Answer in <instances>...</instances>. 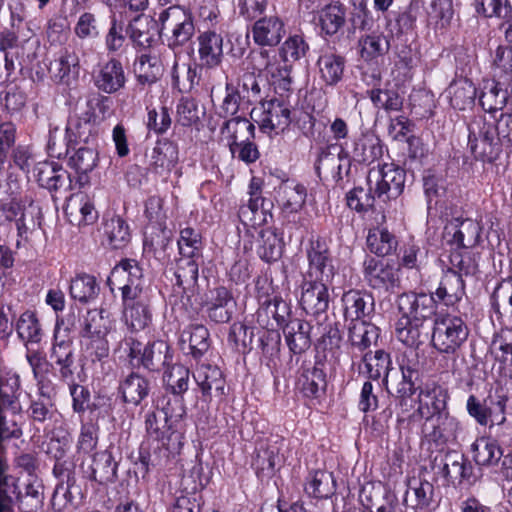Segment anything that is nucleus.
<instances>
[{"mask_svg": "<svg viewBox=\"0 0 512 512\" xmlns=\"http://www.w3.org/2000/svg\"><path fill=\"white\" fill-rule=\"evenodd\" d=\"M190 371L181 364H173L164 372L163 381L173 396L183 398L189 387Z\"/></svg>", "mask_w": 512, "mask_h": 512, "instance_id": "58", "label": "nucleus"}, {"mask_svg": "<svg viewBox=\"0 0 512 512\" xmlns=\"http://www.w3.org/2000/svg\"><path fill=\"white\" fill-rule=\"evenodd\" d=\"M335 479L332 473L317 470L310 474L305 492L316 499H326L335 493Z\"/></svg>", "mask_w": 512, "mask_h": 512, "instance_id": "48", "label": "nucleus"}, {"mask_svg": "<svg viewBox=\"0 0 512 512\" xmlns=\"http://www.w3.org/2000/svg\"><path fill=\"white\" fill-rule=\"evenodd\" d=\"M438 456L434 458L432 470L442 475L447 481L468 482L472 484L476 477L473 474L471 462L459 451L449 450L441 456L440 463H437Z\"/></svg>", "mask_w": 512, "mask_h": 512, "instance_id": "14", "label": "nucleus"}, {"mask_svg": "<svg viewBox=\"0 0 512 512\" xmlns=\"http://www.w3.org/2000/svg\"><path fill=\"white\" fill-rule=\"evenodd\" d=\"M329 285L330 283L303 279L299 303L307 314L318 316L326 313L330 303Z\"/></svg>", "mask_w": 512, "mask_h": 512, "instance_id": "22", "label": "nucleus"}, {"mask_svg": "<svg viewBox=\"0 0 512 512\" xmlns=\"http://www.w3.org/2000/svg\"><path fill=\"white\" fill-rule=\"evenodd\" d=\"M368 97L377 109L386 112H397L403 107L404 98L395 88H373L367 91Z\"/></svg>", "mask_w": 512, "mask_h": 512, "instance_id": "59", "label": "nucleus"}, {"mask_svg": "<svg viewBox=\"0 0 512 512\" xmlns=\"http://www.w3.org/2000/svg\"><path fill=\"white\" fill-rule=\"evenodd\" d=\"M509 396L502 390L490 391L484 398L471 394L466 401L468 415L484 427L502 426L506 423Z\"/></svg>", "mask_w": 512, "mask_h": 512, "instance_id": "2", "label": "nucleus"}, {"mask_svg": "<svg viewBox=\"0 0 512 512\" xmlns=\"http://www.w3.org/2000/svg\"><path fill=\"white\" fill-rule=\"evenodd\" d=\"M220 133L227 141L229 150H233V147L237 148V144L254 140L255 126L247 118L235 116L223 123Z\"/></svg>", "mask_w": 512, "mask_h": 512, "instance_id": "38", "label": "nucleus"}, {"mask_svg": "<svg viewBox=\"0 0 512 512\" xmlns=\"http://www.w3.org/2000/svg\"><path fill=\"white\" fill-rule=\"evenodd\" d=\"M448 399L446 387L437 382L427 383L419 391L417 412L424 419L450 413L447 407Z\"/></svg>", "mask_w": 512, "mask_h": 512, "instance_id": "17", "label": "nucleus"}, {"mask_svg": "<svg viewBox=\"0 0 512 512\" xmlns=\"http://www.w3.org/2000/svg\"><path fill=\"white\" fill-rule=\"evenodd\" d=\"M312 326L309 322L292 318L283 327V334L289 350L293 354H301L311 346Z\"/></svg>", "mask_w": 512, "mask_h": 512, "instance_id": "35", "label": "nucleus"}, {"mask_svg": "<svg viewBox=\"0 0 512 512\" xmlns=\"http://www.w3.org/2000/svg\"><path fill=\"white\" fill-rule=\"evenodd\" d=\"M321 30L326 35H335L345 24V8L340 3L326 5L320 12Z\"/></svg>", "mask_w": 512, "mask_h": 512, "instance_id": "60", "label": "nucleus"}, {"mask_svg": "<svg viewBox=\"0 0 512 512\" xmlns=\"http://www.w3.org/2000/svg\"><path fill=\"white\" fill-rule=\"evenodd\" d=\"M69 290L74 300L88 303L97 297L100 288L94 276L80 273L71 280Z\"/></svg>", "mask_w": 512, "mask_h": 512, "instance_id": "53", "label": "nucleus"}, {"mask_svg": "<svg viewBox=\"0 0 512 512\" xmlns=\"http://www.w3.org/2000/svg\"><path fill=\"white\" fill-rule=\"evenodd\" d=\"M399 270L387 261L366 256L363 276L367 285L379 292H393L400 285Z\"/></svg>", "mask_w": 512, "mask_h": 512, "instance_id": "13", "label": "nucleus"}, {"mask_svg": "<svg viewBox=\"0 0 512 512\" xmlns=\"http://www.w3.org/2000/svg\"><path fill=\"white\" fill-rule=\"evenodd\" d=\"M459 431L460 422L450 413L427 418L422 428L423 444H428L429 448L434 446L441 452L448 443L457 440Z\"/></svg>", "mask_w": 512, "mask_h": 512, "instance_id": "11", "label": "nucleus"}, {"mask_svg": "<svg viewBox=\"0 0 512 512\" xmlns=\"http://www.w3.org/2000/svg\"><path fill=\"white\" fill-rule=\"evenodd\" d=\"M466 321L458 315L441 314L434 319L431 345L441 354L455 355L469 336Z\"/></svg>", "mask_w": 512, "mask_h": 512, "instance_id": "1", "label": "nucleus"}, {"mask_svg": "<svg viewBox=\"0 0 512 512\" xmlns=\"http://www.w3.org/2000/svg\"><path fill=\"white\" fill-rule=\"evenodd\" d=\"M344 317L351 323L362 321L374 310V298L371 293L363 290L351 289L342 295Z\"/></svg>", "mask_w": 512, "mask_h": 512, "instance_id": "29", "label": "nucleus"}, {"mask_svg": "<svg viewBox=\"0 0 512 512\" xmlns=\"http://www.w3.org/2000/svg\"><path fill=\"white\" fill-rule=\"evenodd\" d=\"M235 301L230 290L218 286L208 291L203 307L208 318L215 323H227L232 318Z\"/></svg>", "mask_w": 512, "mask_h": 512, "instance_id": "23", "label": "nucleus"}, {"mask_svg": "<svg viewBox=\"0 0 512 512\" xmlns=\"http://www.w3.org/2000/svg\"><path fill=\"white\" fill-rule=\"evenodd\" d=\"M360 56L371 62L385 55L390 49V42L382 32H372L359 39Z\"/></svg>", "mask_w": 512, "mask_h": 512, "instance_id": "47", "label": "nucleus"}, {"mask_svg": "<svg viewBox=\"0 0 512 512\" xmlns=\"http://www.w3.org/2000/svg\"><path fill=\"white\" fill-rule=\"evenodd\" d=\"M367 247L377 256H387L396 251L398 242L396 237L385 228L370 229L367 236Z\"/></svg>", "mask_w": 512, "mask_h": 512, "instance_id": "51", "label": "nucleus"}, {"mask_svg": "<svg viewBox=\"0 0 512 512\" xmlns=\"http://www.w3.org/2000/svg\"><path fill=\"white\" fill-rule=\"evenodd\" d=\"M15 329L25 347H28L29 344H38L42 340L43 331L40 322L36 314L30 310L20 315Z\"/></svg>", "mask_w": 512, "mask_h": 512, "instance_id": "49", "label": "nucleus"}, {"mask_svg": "<svg viewBox=\"0 0 512 512\" xmlns=\"http://www.w3.org/2000/svg\"><path fill=\"white\" fill-rule=\"evenodd\" d=\"M405 181L406 171L393 163L371 168L367 176V184L383 201L398 198L404 191Z\"/></svg>", "mask_w": 512, "mask_h": 512, "instance_id": "4", "label": "nucleus"}, {"mask_svg": "<svg viewBox=\"0 0 512 512\" xmlns=\"http://www.w3.org/2000/svg\"><path fill=\"white\" fill-rule=\"evenodd\" d=\"M193 377L201 389L205 401L211 398L212 391L218 397H223L226 394V382L222 371L217 366L202 364L196 368Z\"/></svg>", "mask_w": 512, "mask_h": 512, "instance_id": "31", "label": "nucleus"}, {"mask_svg": "<svg viewBox=\"0 0 512 512\" xmlns=\"http://www.w3.org/2000/svg\"><path fill=\"white\" fill-rule=\"evenodd\" d=\"M123 315L127 325L134 331L145 329L152 321L148 293L121 297Z\"/></svg>", "mask_w": 512, "mask_h": 512, "instance_id": "25", "label": "nucleus"}, {"mask_svg": "<svg viewBox=\"0 0 512 512\" xmlns=\"http://www.w3.org/2000/svg\"><path fill=\"white\" fill-rule=\"evenodd\" d=\"M254 42L261 47L278 45L285 35L284 22L276 15L258 17L251 29Z\"/></svg>", "mask_w": 512, "mask_h": 512, "instance_id": "27", "label": "nucleus"}, {"mask_svg": "<svg viewBox=\"0 0 512 512\" xmlns=\"http://www.w3.org/2000/svg\"><path fill=\"white\" fill-rule=\"evenodd\" d=\"M258 64L255 69L265 71L270 84L275 92L281 97H288L293 91V78L291 76L292 65L279 63L275 59V55L266 49H261L257 54L253 55Z\"/></svg>", "mask_w": 512, "mask_h": 512, "instance_id": "10", "label": "nucleus"}, {"mask_svg": "<svg viewBox=\"0 0 512 512\" xmlns=\"http://www.w3.org/2000/svg\"><path fill=\"white\" fill-rule=\"evenodd\" d=\"M265 315L271 316L278 326L284 327L286 323L291 320V307L289 303L280 297L265 301L257 311L258 321Z\"/></svg>", "mask_w": 512, "mask_h": 512, "instance_id": "64", "label": "nucleus"}, {"mask_svg": "<svg viewBox=\"0 0 512 512\" xmlns=\"http://www.w3.org/2000/svg\"><path fill=\"white\" fill-rule=\"evenodd\" d=\"M480 252L467 249H454L449 255L447 271L463 276H476L479 271Z\"/></svg>", "mask_w": 512, "mask_h": 512, "instance_id": "42", "label": "nucleus"}, {"mask_svg": "<svg viewBox=\"0 0 512 512\" xmlns=\"http://www.w3.org/2000/svg\"><path fill=\"white\" fill-rule=\"evenodd\" d=\"M177 161V144L169 139L158 140L150 156L149 170L158 175H166Z\"/></svg>", "mask_w": 512, "mask_h": 512, "instance_id": "34", "label": "nucleus"}, {"mask_svg": "<svg viewBox=\"0 0 512 512\" xmlns=\"http://www.w3.org/2000/svg\"><path fill=\"white\" fill-rule=\"evenodd\" d=\"M259 237L258 256L267 263L279 260L284 250L282 236L276 230L267 228L260 231Z\"/></svg>", "mask_w": 512, "mask_h": 512, "instance_id": "45", "label": "nucleus"}, {"mask_svg": "<svg viewBox=\"0 0 512 512\" xmlns=\"http://www.w3.org/2000/svg\"><path fill=\"white\" fill-rule=\"evenodd\" d=\"M197 64L175 62L172 71V84L180 92H190L196 85L199 84L200 76Z\"/></svg>", "mask_w": 512, "mask_h": 512, "instance_id": "50", "label": "nucleus"}, {"mask_svg": "<svg viewBox=\"0 0 512 512\" xmlns=\"http://www.w3.org/2000/svg\"><path fill=\"white\" fill-rule=\"evenodd\" d=\"M79 64L80 58L78 54L74 48L69 46L65 48L59 58L51 62L49 70L56 80L64 82L71 73L78 75Z\"/></svg>", "mask_w": 512, "mask_h": 512, "instance_id": "54", "label": "nucleus"}, {"mask_svg": "<svg viewBox=\"0 0 512 512\" xmlns=\"http://www.w3.org/2000/svg\"><path fill=\"white\" fill-rule=\"evenodd\" d=\"M258 342L266 365L271 369H276L281 348L280 333L274 329L262 331Z\"/></svg>", "mask_w": 512, "mask_h": 512, "instance_id": "57", "label": "nucleus"}, {"mask_svg": "<svg viewBox=\"0 0 512 512\" xmlns=\"http://www.w3.org/2000/svg\"><path fill=\"white\" fill-rule=\"evenodd\" d=\"M435 489L431 482L413 477L408 481L404 504L413 510H426L434 502Z\"/></svg>", "mask_w": 512, "mask_h": 512, "instance_id": "39", "label": "nucleus"}, {"mask_svg": "<svg viewBox=\"0 0 512 512\" xmlns=\"http://www.w3.org/2000/svg\"><path fill=\"white\" fill-rule=\"evenodd\" d=\"M151 389V379L137 371H130L120 376L117 393L122 403L137 407L147 399Z\"/></svg>", "mask_w": 512, "mask_h": 512, "instance_id": "18", "label": "nucleus"}, {"mask_svg": "<svg viewBox=\"0 0 512 512\" xmlns=\"http://www.w3.org/2000/svg\"><path fill=\"white\" fill-rule=\"evenodd\" d=\"M316 65L320 79L326 86L334 87L343 79L346 59L341 54L326 50L321 51Z\"/></svg>", "mask_w": 512, "mask_h": 512, "instance_id": "33", "label": "nucleus"}, {"mask_svg": "<svg viewBox=\"0 0 512 512\" xmlns=\"http://www.w3.org/2000/svg\"><path fill=\"white\" fill-rule=\"evenodd\" d=\"M202 258L196 256L179 255L176 259L174 272L176 284L184 290L193 287L198 280L199 265Z\"/></svg>", "mask_w": 512, "mask_h": 512, "instance_id": "46", "label": "nucleus"}, {"mask_svg": "<svg viewBox=\"0 0 512 512\" xmlns=\"http://www.w3.org/2000/svg\"><path fill=\"white\" fill-rule=\"evenodd\" d=\"M351 366L360 376L368 381H379L387 388L388 377L392 368L391 356L383 349L365 353L351 352Z\"/></svg>", "mask_w": 512, "mask_h": 512, "instance_id": "8", "label": "nucleus"}, {"mask_svg": "<svg viewBox=\"0 0 512 512\" xmlns=\"http://www.w3.org/2000/svg\"><path fill=\"white\" fill-rule=\"evenodd\" d=\"M434 295L437 302L454 307L465 296V282L458 274L445 270Z\"/></svg>", "mask_w": 512, "mask_h": 512, "instance_id": "36", "label": "nucleus"}, {"mask_svg": "<svg viewBox=\"0 0 512 512\" xmlns=\"http://www.w3.org/2000/svg\"><path fill=\"white\" fill-rule=\"evenodd\" d=\"M468 142L498 140L495 121L481 115L473 116L467 124Z\"/></svg>", "mask_w": 512, "mask_h": 512, "instance_id": "63", "label": "nucleus"}, {"mask_svg": "<svg viewBox=\"0 0 512 512\" xmlns=\"http://www.w3.org/2000/svg\"><path fill=\"white\" fill-rule=\"evenodd\" d=\"M121 454L114 445H109L105 450L96 452L89 466V479L99 484L112 483L117 479V468Z\"/></svg>", "mask_w": 512, "mask_h": 512, "instance_id": "20", "label": "nucleus"}, {"mask_svg": "<svg viewBox=\"0 0 512 512\" xmlns=\"http://www.w3.org/2000/svg\"><path fill=\"white\" fill-rule=\"evenodd\" d=\"M180 343L182 350L198 361L211 347L209 330L202 324H191L182 331Z\"/></svg>", "mask_w": 512, "mask_h": 512, "instance_id": "28", "label": "nucleus"}, {"mask_svg": "<svg viewBox=\"0 0 512 512\" xmlns=\"http://www.w3.org/2000/svg\"><path fill=\"white\" fill-rule=\"evenodd\" d=\"M298 385L301 393L310 399H318L326 392L327 375L325 363L317 360L314 363H304L300 368Z\"/></svg>", "mask_w": 512, "mask_h": 512, "instance_id": "21", "label": "nucleus"}, {"mask_svg": "<svg viewBox=\"0 0 512 512\" xmlns=\"http://www.w3.org/2000/svg\"><path fill=\"white\" fill-rule=\"evenodd\" d=\"M397 339L411 349H418L430 335L429 327L418 319L402 316L396 323Z\"/></svg>", "mask_w": 512, "mask_h": 512, "instance_id": "30", "label": "nucleus"}, {"mask_svg": "<svg viewBox=\"0 0 512 512\" xmlns=\"http://www.w3.org/2000/svg\"><path fill=\"white\" fill-rule=\"evenodd\" d=\"M64 211L70 223L77 226L92 225L98 219V211L94 203L82 193L72 195Z\"/></svg>", "mask_w": 512, "mask_h": 512, "instance_id": "32", "label": "nucleus"}, {"mask_svg": "<svg viewBox=\"0 0 512 512\" xmlns=\"http://www.w3.org/2000/svg\"><path fill=\"white\" fill-rule=\"evenodd\" d=\"M50 360V367L59 381L63 383L73 382L75 369L73 343L69 339H59L58 332L54 334Z\"/></svg>", "mask_w": 512, "mask_h": 512, "instance_id": "16", "label": "nucleus"}, {"mask_svg": "<svg viewBox=\"0 0 512 512\" xmlns=\"http://www.w3.org/2000/svg\"><path fill=\"white\" fill-rule=\"evenodd\" d=\"M157 27V21L144 16L138 15L131 20L126 28V34L134 46L139 49L146 50L150 48L155 41L154 33L151 29Z\"/></svg>", "mask_w": 512, "mask_h": 512, "instance_id": "41", "label": "nucleus"}, {"mask_svg": "<svg viewBox=\"0 0 512 512\" xmlns=\"http://www.w3.org/2000/svg\"><path fill=\"white\" fill-rule=\"evenodd\" d=\"M382 140L372 132H363L351 142L349 154L354 162L370 165L383 156Z\"/></svg>", "mask_w": 512, "mask_h": 512, "instance_id": "26", "label": "nucleus"}, {"mask_svg": "<svg viewBox=\"0 0 512 512\" xmlns=\"http://www.w3.org/2000/svg\"><path fill=\"white\" fill-rule=\"evenodd\" d=\"M437 301L433 294L403 293L398 300V307L402 316L426 322L436 312Z\"/></svg>", "mask_w": 512, "mask_h": 512, "instance_id": "24", "label": "nucleus"}, {"mask_svg": "<svg viewBox=\"0 0 512 512\" xmlns=\"http://www.w3.org/2000/svg\"><path fill=\"white\" fill-rule=\"evenodd\" d=\"M152 408L162 414L170 423L178 424L186 415V408L183 398L171 397L169 395H161L157 397L153 403Z\"/></svg>", "mask_w": 512, "mask_h": 512, "instance_id": "56", "label": "nucleus"}, {"mask_svg": "<svg viewBox=\"0 0 512 512\" xmlns=\"http://www.w3.org/2000/svg\"><path fill=\"white\" fill-rule=\"evenodd\" d=\"M308 268L304 280L332 283L337 268L329 246V241L322 236L311 237L305 249Z\"/></svg>", "mask_w": 512, "mask_h": 512, "instance_id": "3", "label": "nucleus"}, {"mask_svg": "<svg viewBox=\"0 0 512 512\" xmlns=\"http://www.w3.org/2000/svg\"><path fill=\"white\" fill-rule=\"evenodd\" d=\"M482 226L473 219L462 220L454 229L451 244L457 246L456 249L474 250L481 241Z\"/></svg>", "mask_w": 512, "mask_h": 512, "instance_id": "44", "label": "nucleus"}, {"mask_svg": "<svg viewBox=\"0 0 512 512\" xmlns=\"http://www.w3.org/2000/svg\"><path fill=\"white\" fill-rule=\"evenodd\" d=\"M94 86L106 94H115L125 87L126 74L120 60L111 58L98 65L92 73Z\"/></svg>", "mask_w": 512, "mask_h": 512, "instance_id": "19", "label": "nucleus"}, {"mask_svg": "<svg viewBox=\"0 0 512 512\" xmlns=\"http://www.w3.org/2000/svg\"><path fill=\"white\" fill-rule=\"evenodd\" d=\"M251 114L257 116L256 122L264 133L284 131L291 123L290 105L283 98L263 101Z\"/></svg>", "mask_w": 512, "mask_h": 512, "instance_id": "12", "label": "nucleus"}, {"mask_svg": "<svg viewBox=\"0 0 512 512\" xmlns=\"http://www.w3.org/2000/svg\"><path fill=\"white\" fill-rule=\"evenodd\" d=\"M306 198V187L294 180L282 181L275 188V200L281 209L283 219L296 228L305 227L306 225V219L300 215V211L306 203Z\"/></svg>", "mask_w": 512, "mask_h": 512, "instance_id": "5", "label": "nucleus"}, {"mask_svg": "<svg viewBox=\"0 0 512 512\" xmlns=\"http://www.w3.org/2000/svg\"><path fill=\"white\" fill-rule=\"evenodd\" d=\"M108 285L121 291V297L146 293L143 269L135 259H122L111 271Z\"/></svg>", "mask_w": 512, "mask_h": 512, "instance_id": "9", "label": "nucleus"}, {"mask_svg": "<svg viewBox=\"0 0 512 512\" xmlns=\"http://www.w3.org/2000/svg\"><path fill=\"white\" fill-rule=\"evenodd\" d=\"M450 105L457 110H466L474 105L477 89L468 78H459L451 82L446 90Z\"/></svg>", "mask_w": 512, "mask_h": 512, "instance_id": "43", "label": "nucleus"}, {"mask_svg": "<svg viewBox=\"0 0 512 512\" xmlns=\"http://www.w3.org/2000/svg\"><path fill=\"white\" fill-rule=\"evenodd\" d=\"M198 53L202 65L213 68L222 62L223 38L215 31H205L198 36Z\"/></svg>", "mask_w": 512, "mask_h": 512, "instance_id": "40", "label": "nucleus"}, {"mask_svg": "<svg viewBox=\"0 0 512 512\" xmlns=\"http://www.w3.org/2000/svg\"><path fill=\"white\" fill-rule=\"evenodd\" d=\"M74 152L69 158V166L74 169L80 177L91 172L98 163V151L94 147L81 146L72 149Z\"/></svg>", "mask_w": 512, "mask_h": 512, "instance_id": "61", "label": "nucleus"}, {"mask_svg": "<svg viewBox=\"0 0 512 512\" xmlns=\"http://www.w3.org/2000/svg\"><path fill=\"white\" fill-rule=\"evenodd\" d=\"M145 429L149 437L160 442L168 451L180 449L182 434L177 430V426L154 408L145 415Z\"/></svg>", "mask_w": 512, "mask_h": 512, "instance_id": "15", "label": "nucleus"}, {"mask_svg": "<svg viewBox=\"0 0 512 512\" xmlns=\"http://www.w3.org/2000/svg\"><path fill=\"white\" fill-rule=\"evenodd\" d=\"M121 346L128 348V357L138 359V363L152 372H159L169 367L172 361V353L167 342L163 340L153 341L142 348L141 342L132 337L125 338Z\"/></svg>", "mask_w": 512, "mask_h": 512, "instance_id": "6", "label": "nucleus"}, {"mask_svg": "<svg viewBox=\"0 0 512 512\" xmlns=\"http://www.w3.org/2000/svg\"><path fill=\"white\" fill-rule=\"evenodd\" d=\"M474 460L481 466H494L503 456L500 445L490 438L481 437L472 446Z\"/></svg>", "mask_w": 512, "mask_h": 512, "instance_id": "55", "label": "nucleus"}, {"mask_svg": "<svg viewBox=\"0 0 512 512\" xmlns=\"http://www.w3.org/2000/svg\"><path fill=\"white\" fill-rule=\"evenodd\" d=\"M105 234L114 249L125 247L131 239L130 228L120 216H113L105 223Z\"/></svg>", "mask_w": 512, "mask_h": 512, "instance_id": "62", "label": "nucleus"}, {"mask_svg": "<svg viewBox=\"0 0 512 512\" xmlns=\"http://www.w3.org/2000/svg\"><path fill=\"white\" fill-rule=\"evenodd\" d=\"M380 335L379 328L366 321H357L348 328V341L351 352L365 353L372 345H376Z\"/></svg>", "mask_w": 512, "mask_h": 512, "instance_id": "37", "label": "nucleus"}, {"mask_svg": "<svg viewBox=\"0 0 512 512\" xmlns=\"http://www.w3.org/2000/svg\"><path fill=\"white\" fill-rule=\"evenodd\" d=\"M158 21L161 24V31H171L168 46L173 50L188 43L195 33L191 12L177 5L163 10L159 14Z\"/></svg>", "mask_w": 512, "mask_h": 512, "instance_id": "7", "label": "nucleus"}, {"mask_svg": "<svg viewBox=\"0 0 512 512\" xmlns=\"http://www.w3.org/2000/svg\"><path fill=\"white\" fill-rule=\"evenodd\" d=\"M134 67L137 81L143 86H151L156 83L162 75V67L159 59L150 54L144 53L140 55Z\"/></svg>", "mask_w": 512, "mask_h": 512, "instance_id": "52", "label": "nucleus"}]
</instances>
